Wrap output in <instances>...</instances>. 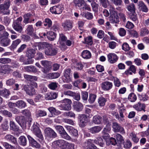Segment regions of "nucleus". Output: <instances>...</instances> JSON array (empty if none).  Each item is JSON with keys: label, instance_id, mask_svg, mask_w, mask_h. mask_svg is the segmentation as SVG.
<instances>
[{"label": "nucleus", "instance_id": "nucleus-14", "mask_svg": "<svg viewBox=\"0 0 149 149\" xmlns=\"http://www.w3.org/2000/svg\"><path fill=\"white\" fill-rule=\"evenodd\" d=\"M73 22L70 20H66L62 24V26L65 31H69L72 28Z\"/></svg>", "mask_w": 149, "mask_h": 149}, {"label": "nucleus", "instance_id": "nucleus-3", "mask_svg": "<svg viewBox=\"0 0 149 149\" xmlns=\"http://www.w3.org/2000/svg\"><path fill=\"white\" fill-rule=\"evenodd\" d=\"M22 19V17H20L17 19L14 20L12 24L13 29L19 33H21L23 29L21 24Z\"/></svg>", "mask_w": 149, "mask_h": 149}, {"label": "nucleus", "instance_id": "nucleus-27", "mask_svg": "<svg viewBox=\"0 0 149 149\" xmlns=\"http://www.w3.org/2000/svg\"><path fill=\"white\" fill-rule=\"evenodd\" d=\"M118 107L119 110L120 116L121 117H124V116L123 114V113L125 111V107L122 103H120L118 105Z\"/></svg>", "mask_w": 149, "mask_h": 149}, {"label": "nucleus", "instance_id": "nucleus-58", "mask_svg": "<svg viewBox=\"0 0 149 149\" xmlns=\"http://www.w3.org/2000/svg\"><path fill=\"white\" fill-rule=\"evenodd\" d=\"M79 118L81 122H85L86 123L87 122V117L86 116L85 114L79 115Z\"/></svg>", "mask_w": 149, "mask_h": 149}, {"label": "nucleus", "instance_id": "nucleus-42", "mask_svg": "<svg viewBox=\"0 0 149 149\" xmlns=\"http://www.w3.org/2000/svg\"><path fill=\"white\" fill-rule=\"evenodd\" d=\"M128 99L131 102H134L137 99V97L134 93H132L129 95Z\"/></svg>", "mask_w": 149, "mask_h": 149}, {"label": "nucleus", "instance_id": "nucleus-16", "mask_svg": "<svg viewBox=\"0 0 149 149\" xmlns=\"http://www.w3.org/2000/svg\"><path fill=\"white\" fill-rule=\"evenodd\" d=\"M73 108L77 112L81 111L83 108V105L79 102L75 101L73 102Z\"/></svg>", "mask_w": 149, "mask_h": 149}, {"label": "nucleus", "instance_id": "nucleus-2", "mask_svg": "<svg viewBox=\"0 0 149 149\" xmlns=\"http://www.w3.org/2000/svg\"><path fill=\"white\" fill-rule=\"evenodd\" d=\"M10 0L5 1L3 3L0 4L1 12L4 15H9L10 10L9 9L10 6Z\"/></svg>", "mask_w": 149, "mask_h": 149}, {"label": "nucleus", "instance_id": "nucleus-63", "mask_svg": "<svg viewBox=\"0 0 149 149\" xmlns=\"http://www.w3.org/2000/svg\"><path fill=\"white\" fill-rule=\"evenodd\" d=\"M44 97L43 95L41 94H38L37 95L35 98L34 100L36 102H40L43 100Z\"/></svg>", "mask_w": 149, "mask_h": 149}, {"label": "nucleus", "instance_id": "nucleus-60", "mask_svg": "<svg viewBox=\"0 0 149 149\" xmlns=\"http://www.w3.org/2000/svg\"><path fill=\"white\" fill-rule=\"evenodd\" d=\"M11 59L9 58H0V63L3 64L9 63L11 62Z\"/></svg>", "mask_w": 149, "mask_h": 149}, {"label": "nucleus", "instance_id": "nucleus-32", "mask_svg": "<svg viewBox=\"0 0 149 149\" xmlns=\"http://www.w3.org/2000/svg\"><path fill=\"white\" fill-rule=\"evenodd\" d=\"M31 14L29 13H27L24 16L23 22L25 24L31 22Z\"/></svg>", "mask_w": 149, "mask_h": 149}, {"label": "nucleus", "instance_id": "nucleus-39", "mask_svg": "<svg viewBox=\"0 0 149 149\" xmlns=\"http://www.w3.org/2000/svg\"><path fill=\"white\" fill-rule=\"evenodd\" d=\"M44 26L46 28H49L51 26L52 22L51 19L49 18H46L43 22Z\"/></svg>", "mask_w": 149, "mask_h": 149}, {"label": "nucleus", "instance_id": "nucleus-25", "mask_svg": "<svg viewBox=\"0 0 149 149\" xmlns=\"http://www.w3.org/2000/svg\"><path fill=\"white\" fill-rule=\"evenodd\" d=\"M65 127L70 134L73 136H76L78 135V134L77 130L74 129L72 127L69 126H65Z\"/></svg>", "mask_w": 149, "mask_h": 149}, {"label": "nucleus", "instance_id": "nucleus-62", "mask_svg": "<svg viewBox=\"0 0 149 149\" xmlns=\"http://www.w3.org/2000/svg\"><path fill=\"white\" fill-rule=\"evenodd\" d=\"M10 125L11 130L14 131H18L19 128L15 125L13 121H11L10 122Z\"/></svg>", "mask_w": 149, "mask_h": 149}, {"label": "nucleus", "instance_id": "nucleus-37", "mask_svg": "<svg viewBox=\"0 0 149 149\" xmlns=\"http://www.w3.org/2000/svg\"><path fill=\"white\" fill-rule=\"evenodd\" d=\"M49 43L45 42H42L38 43L37 46L39 50L47 49Z\"/></svg>", "mask_w": 149, "mask_h": 149}, {"label": "nucleus", "instance_id": "nucleus-45", "mask_svg": "<svg viewBox=\"0 0 149 149\" xmlns=\"http://www.w3.org/2000/svg\"><path fill=\"white\" fill-rule=\"evenodd\" d=\"M74 144L66 142L62 149H74Z\"/></svg>", "mask_w": 149, "mask_h": 149}, {"label": "nucleus", "instance_id": "nucleus-59", "mask_svg": "<svg viewBox=\"0 0 149 149\" xmlns=\"http://www.w3.org/2000/svg\"><path fill=\"white\" fill-rule=\"evenodd\" d=\"M85 43L89 45H92L93 43L92 37L91 36H89L85 38Z\"/></svg>", "mask_w": 149, "mask_h": 149}, {"label": "nucleus", "instance_id": "nucleus-5", "mask_svg": "<svg viewBox=\"0 0 149 149\" xmlns=\"http://www.w3.org/2000/svg\"><path fill=\"white\" fill-rule=\"evenodd\" d=\"M31 130L34 134L38 138V140L41 142L43 140V137L39 128L36 125H34L32 127Z\"/></svg>", "mask_w": 149, "mask_h": 149}, {"label": "nucleus", "instance_id": "nucleus-35", "mask_svg": "<svg viewBox=\"0 0 149 149\" xmlns=\"http://www.w3.org/2000/svg\"><path fill=\"white\" fill-rule=\"evenodd\" d=\"M93 141L95 144H97L101 147H103L104 144L102 139L100 137H97L96 139L93 140Z\"/></svg>", "mask_w": 149, "mask_h": 149}, {"label": "nucleus", "instance_id": "nucleus-48", "mask_svg": "<svg viewBox=\"0 0 149 149\" xmlns=\"http://www.w3.org/2000/svg\"><path fill=\"white\" fill-rule=\"evenodd\" d=\"M130 136L131 137L132 140L135 143H137L139 141V138L137 137L135 133L131 132L130 134Z\"/></svg>", "mask_w": 149, "mask_h": 149}, {"label": "nucleus", "instance_id": "nucleus-52", "mask_svg": "<svg viewBox=\"0 0 149 149\" xmlns=\"http://www.w3.org/2000/svg\"><path fill=\"white\" fill-rule=\"evenodd\" d=\"M47 76L49 79H52L58 78L60 76V74L58 72L51 73L48 74Z\"/></svg>", "mask_w": 149, "mask_h": 149}, {"label": "nucleus", "instance_id": "nucleus-18", "mask_svg": "<svg viewBox=\"0 0 149 149\" xmlns=\"http://www.w3.org/2000/svg\"><path fill=\"white\" fill-rule=\"evenodd\" d=\"M107 58L108 61L111 63H116L118 59L116 55L113 53H109L107 55Z\"/></svg>", "mask_w": 149, "mask_h": 149}, {"label": "nucleus", "instance_id": "nucleus-17", "mask_svg": "<svg viewBox=\"0 0 149 149\" xmlns=\"http://www.w3.org/2000/svg\"><path fill=\"white\" fill-rule=\"evenodd\" d=\"M12 71L11 66L8 65H4L1 67L0 69V72L4 74H8Z\"/></svg>", "mask_w": 149, "mask_h": 149}, {"label": "nucleus", "instance_id": "nucleus-64", "mask_svg": "<svg viewBox=\"0 0 149 149\" xmlns=\"http://www.w3.org/2000/svg\"><path fill=\"white\" fill-rule=\"evenodd\" d=\"M3 146L6 149H15V147L7 142H4L3 143Z\"/></svg>", "mask_w": 149, "mask_h": 149}, {"label": "nucleus", "instance_id": "nucleus-28", "mask_svg": "<svg viewBox=\"0 0 149 149\" xmlns=\"http://www.w3.org/2000/svg\"><path fill=\"white\" fill-rule=\"evenodd\" d=\"M5 138L7 140L11 141L12 143L15 145L18 144L17 139L10 134L7 135L5 136Z\"/></svg>", "mask_w": 149, "mask_h": 149}, {"label": "nucleus", "instance_id": "nucleus-22", "mask_svg": "<svg viewBox=\"0 0 149 149\" xmlns=\"http://www.w3.org/2000/svg\"><path fill=\"white\" fill-rule=\"evenodd\" d=\"M58 96V94L56 93H48L45 95V98L46 100H52L56 99Z\"/></svg>", "mask_w": 149, "mask_h": 149}, {"label": "nucleus", "instance_id": "nucleus-1", "mask_svg": "<svg viewBox=\"0 0 149 149\" xmlns=\"http://www.w3.org/2000/svg\"><path fill=\"white\" fill-rule=\"evenodd\" d=\"M109 11L110 14L109 19L110 22L113 24H116L119 22V19L117 12L114 8L112 6H110Z\"/></svg>", "mask_w": 149, "mask_h": 149}, {"label": "nucleus", "instance_id": "nucleus-20", "mask_svg": "<svg viewBox=\"0 0 149 149\" xmlns=\"http://www.w3.org/2000/svg\"><path fill=\"white\" fill-rule=\"evenodd\" d=\"M19 61L21 62H23L24 64H32L34 61L33 60H30L28 58L26 60L25 56L23 55L20 56L19 58Z\"/></svg>", "mask_w": 149, "mask_h": 149}, {"label": "nucleus", "instance_id": "nucleus-43", "mask_svg": "<svg viewBox=\"0 0 149 149\" xmlns=\"http://www.w3.org/2000/svg\"><path fill=\"white\" fill-rule=\"evenodd\" d=\"M48 110L53 116L61 114L60 111L56 110L55 108L52 107L49 108Z\"/></svg>", "mask_w": 149, "mask_h": 149}, {"label": "nucleus", "instance_id": "nucleus-34", "mask_svg": "<svg viewBox=\"0 0 149 149\" xmlns=\"http://www.w3.org/2000/svg\"><path fill=\"white\" fill-rule=\"evenodd\" d=\"M26 30L28 35L30 36H34V29L32 25H28Z\"/></svg>", "mask_w": 149, "mask_h": 149}, {"label": "nucleus", "instance_id": "nucleus-29", "mask_svg": "<svg viewBox=\"0 0 149 149\" xmlns=\"http://www.w3.org/2000/svg\"><path fill=\"white\" fill-rule=\"evenodd\" d=\"M102 127L100 126H95L89 129V131L92 134H95L100 132Z\"/></svg>", "mask_w": 149, "mask_h": 149}, {"label": "nucleus", "instance_id": "nucleus-9", "mask_svg": "<svg viewBox=\"0 0 149 149\" xmlns=\"http://www.w3.org/2000/svg\"><path fill=\"white\" fill-rule=\"evenodd\" d=\"M112 127L113 131L115 132H119L122 134H124L125 133L123 128L117 123H113Z\"/></svg>", "mask_w": 149, "mask_h": 149}, {"label": "nucleus", "instance_id": "nucleus-30", "mask_svg": "<svg viewBox=\"0 0 149 149\" xmlns=\"http://www.w3.org/2000/svg\"><path fill=\"white\" fill-rule=\"evenodd\" d=\"M102 120V118L100 116L97 115L93 117L92 122L95 124H99L101 123Z\"/></svg>", "mask_w": 149, "mask_h": 149}, {"label": "nucleus", "instance_id": "nucleus-51", "mask_svg": "<svg viewBox=\"0 0 149 149\" xmlns=\"http://www.w3.org/2000/svg\"><path fill=\"white\" fill-rule=\"evenodd\" d=\"M60 107L62 110L65 111H69L71 109V105H70V104H62L60 106Z\"/></svg>", "mask_w": 149, "mask_h": 149}, {"label": "nucleus", "instance_id": "nucleus-12", "mask_svg": "<svg viewBox=\"0 0 149 149\" xmlns=\"http://www.w3.org/2000/svg\"><path fill=\"white\" fill-rule=\"evenodd\" d=\"M22 89L26 92V94L30 96H33L36 94V91L34 88L32 87L30 88L28 85H24Z\"/></svg>", "mask_w": 149, "mask_h": 149}, {"label": "nucleus", "instance_id": "nucleus-46", "mask_svg": "<svg viewBox=\"0 0 149 149\" xmlns=\"http://www.w3.org/2000/svg\"><path fill=\"white\" fill-rule=\"evenodd\" d=\"M107 102V99L102 97H100L98 99V102L99 106L101 107L104 106Z\"/></svg>", "mask_w": 149, "mask_h": 149}, {"label": "nucleus", "instance_id": "nucleus-24", "mask_svg": "<svg viewBox=\"0 0 149 149\" xmlns=\"http://www.w3.org/2000/svg\"><path fill=\"white\" fill-rule=\"evenodd\" d=\"M11 40L8 38H3L1 39L0 41V44L1 46L3 47H7L10 44Z\"/></svg>", "mask_w": 149, "mask_h": 149}, {"label": "nucleus", "instance_id": "nucleus-31", "mask_svg": "<svg viewBox=\"0 0 149 149\" xmlns=\"http://www.w3.org/2000/svg\"><path fill=\"white\" fill-rule=\"evenodd\" d=\"M91 53L87 50H84L82 52L81 56L85 59H88L91 58Z\"/></svg>", "mask_w": 149, "mask_h": 149}, {"label": "nucleus", "instance_id": "nucleus-15", "mask_svg": "<svg viewBox=\"0 0 149 149\" xmlns=\"http://www.w3.org/2000/svg\"><path fill=\"white\" fill-rule=\"evenodd\" d=\"M66 141L62 139H58L54 141L52 145L57 148L62 149Z\"/></svg>", "mask_w": 149, "mask_h": 149}, {"label": "nucleus", "instance_id": "nucleus-6", "mask_svg": "<svg viewBox=\"0 0 149 149\" xmlns=\"http://www.w3.org/2000/svg\"><path fill=\"white\" fill-rule=\"evenodd\" d=\"M46 139H50L56 137L57 136L56 133L51 128L49 127L46 128L44 130Z\"/></svg>", "mask_w": 149, "mask_h": 149}, {"label": "nucleus", "instance_id": "nucleus-57", "mask_svg": "<svg viewBox=\"0 0 149 149\" xmlns=\"http://www.w3.org/2000/svg\"><path fill=\"white\" fill-rule=\"evenodd\" d=\"M96 97V95L93 94H90L88 100L89 102L90 103H93L95 101Z\"/></svg>", "mask_w": 149, "mask_h": 149}, {"label": "nucleus", "instance_id": "nucleus-4", "mask_svg": "<svg viewBox=\"0 0 149 149\" xmlns=\"http://www.w3.org/2000/svg\"><path fill=\"white\" fill-rule=\"evenodd\" d=\"M58 49L54 47L53 45L49 44L45 51V54L47 56H53L56 55L57 53Z\"/></svg>", "mask_w": 149, "mask_h": 149}, {"label": "nucleus", "instance_id": "nucleus-56", "mask_svg": "<svg viewBox=\"0 0 149 149\" xmlns=\"http://www.w3.org/2000/svg\"><path fill=\"white\" fill-rule=\"evenodd\" d=\"M83 16L88 19H92L93 17L92 14L87 12H84Z\"/></svg>", "mask_w": 149, "mask_h": 149}, {"label": "nucleus", "instance_id": "nucleus-33", "mask_svg": "<svg viewBox=\"0 0 149 149\" xmlns=\"http://www.w3.org/2000/svg\"><path fill=\"white\" fill-rule=\"evenodd\" d=\"M15 120L19 125L22 126L25 122V118L22 116H17L15 117Z\"/></svg>", "mask_w": 149, "mask_h": 149}, {"label": "nucleus", "instance_id": "nucleus-40", "mask_svg": "<svg viewBox=\"0 0 149 149\" xmlns=\"http://www.w3.org/2000/svg\"><path fill=\"white\" fill-rule=\"evenodd\" d=\"M10 94V92L8 90L5 89L2 90L0 91V95L6 98H8Z\"/></svg>", "mask_w": 149, "mask_h": 149}, {"label": "nucleus", "instance_id": "nucleus-23", "mask_svg": "<svg viewBox=\"0 0 149 149\" xmlns=\"http://www.w3.org/2000/svg\"><path fill=\"white\" fill-rule=\"evenodd\" d=\"M27 138L30 143L31 144L32 146L38 148H40V145L30 136L28 135Z\"/></svg>", "mask_w": 149, "mask_h": 149}, {"label": "nucleus", "instance_id": "nucleus-10", "mask_svg": "<svg viewBox=\"0 0 149 149\" xmlns=\"http://www.w3.org/2000/svg\"><path fill=\"white\" fill-rule=\"evenodd\" d=\"M63 10V8L62 5L54 6L52 7L50 9V12L52 13L56 14L61 13Z\"/></svg>", "mask_w": 149, "mask_h": 149}, {"label": "nucleus", "instance_id": "nucleus-61", "mask_svg": "<svg viewBox=\"0 0 149 149\" xmlns=\"http://www.w3.org/2000/svg\"><path fill=\"white\" fill-rule=\"evenodd\" d=\"M100 4L105 8H107L109 1L108 0H99Z\"/></svg>", "mask_w": 149, "mask_h": 149}, {"label": "nucleus", "instance_id": "nucleus-7", "mask_svg": "<svg viewBox=\"0 0 149 149\" xmlns=\"http://www.w3.org/2000/svg\"><path fill=\"white\" fill-rule=\"evenodd\" d=\"M67 39L66 37L63 33L60 34L58 44L59 43L60 45L59 46L62 51H64L67 48L65 42Z\"/></svg>", "mask_w": 149, "mask_h": 149}, {"label": "nucleus", "instance_id": "nucleus-36", "mask_svg": "<svg viewBox=\"0 0 149 149\" xmlns=\"http://www.w3.org/2000/svg\"><path fill=\"white\" fill-rule=\"evenodd\" d=\"M15 105L19 109H22L26 106V103L22 100L17 101L15 103Z\"/></svg>", "mask_w": 149, "mask_h": 149}, {"label": "nucleus", "instance_id": "nucleus-38", "mask_svg": "<svg viewBox=\"0 0 149 149\" xmlns=\"http://www.w3.org/2000/svg\"><path fill=\"white\" fill-rule=\"evenodd\" d=\"M48 39L50 41H53L56 38V34L52 31H49L47 35Z\"/></svg>", "mask_w": 149, "mask_h": 149}, {"label": "nucleus", "instance_id": "nucleus-54", "mask_svg": "<svg viewBox=\"0 0 149 149\" xmlns=\"http://www.w3.org/2000/svg\"><path fill=\"white\" fill-rule=\"evenodd\" d=\"M21 40L18 39L14 40L13 42L11 47L12 48L14 49L16 48L18 45L21 42Z\"/></svg>", "mask_w": 149, "mask_h": 149}, {"label": "nucleus", "instance_id": "nucleus-55", "mask_svg": "<svg viewBox=\"0 0 149 149\" xmlns=\"http://www.w3.org/2000/svg\"><path fill=\"white\" fill-rule=\"evenodd\" d=\"M117 143L116 139L114 138L111 137L107 141L106 143L107 145H109L110 144L115 145L117 144Z\"/></svg>", "mask_w": 149, "mask_h": 149}, {"label": "nucleus", "instance_id": "nucleus-53", "mask_svg": "<svg viewBox=\"0 0 149 149\" xmlns=\"http://www.w3.org/2000/svg\"><path fill=\"white\" fill-rule=\"evenodd\" d=\"M20 144L23 146H26L27 143V140L26 137L24 136H21L19 138Z\"/></svg>", "mask_w": 149, "mask_h": 149}, {"label": "nucleus", "instance_id": "nucleus-44", "mask_svg": "<svg viewBox=\"0 0 149 149\" xmlns=\"http://www.w3.org/2000/svg\"><path fill=\"white\" fill-rule=\"evenodd\" d=\"M24 68L25 70L28 72H36L37 71V69L36 67L32 65L25 67Z\"/></svg>", "mask_w": 149, "mask_h": 149}, {"label": "nucleus", "instance_id": "nucleus-50", "mask_svg": "<svg viewBox=\"0 0 149 149\" xmlns=\"http://www.w3.org/2000/svg\"><path fill=\"white\" fill-rule=\"evenodd\" d=\"M129 15L130 18L132 21L136 22L137 21V17L135 12L132 13H130Z\"/></svg>", "mask_w": 149, "mask_h": 149}, {"label": "nucleus", "instance_id": "nucleus-49", "mask_svg": "<svg viewBox=\"0 0 149 149\" xmlns=\"http://www.w3.org/2000/svg\"><path fill=\"white\" fill-rule=\"evenodd\" d=\"M47 114V112L45 111L39 110L36 112V116L37 118L43 117L46 116Z\"/></svg>", "mask_w": 149, "mask_h": 149}, {"label": "nucleus", "instance_id": "nucleus-11", "mask_svg": "<svg viewBox=\"0 0 149 149\" xmlns=\"http://www.w3.org/2000/svg\"><path fill=\"white\" fill-rule=\"evenodd\" d=\"M93 140L88 139L84 142L83 145L84 149H96L97 147L92 143Z\"/></svg>", "mask_w": 149, "mask_h": 149}, {"label": "nucleus", "instance_id": "nucleus-8", "mask_svg": "<svg viewBox=\"0 0 149 149\" xmlns=\"http://www.w3.org/2000/svg\"><path fill=\"white\" fill-rule=\"evenodd\" d=\"M41 64L44 67L42 70L44 73H47L49 72L52 68V63L51 62L47 61H41Z\"/></svg>", "mask_w": 149, "mask_h": 149}, {"label": "nucleus", "instance_id": "nucleus-26", "mask_svg": "<svg viewBox=\"0 0 149 149\" xmlns=\"http://www.w3.org/2000/svg\"><path fill=\"white\" fill-rule=\"evenodd\" d=\"M73 2L76 7L79 8L81 9L84 8L85 3L84 0H74Z\"/></svg>", "mask_w": 149, "mask_h": 149}, {"label": "nucleus", "instance_id": "nucleus-19", "mask_svg": "<svg viewBox=\"0 0 149 149\" xmlns=\"http://www.w3.org/2000/svg\"><path fill=\"white\" fill-rule=\"evenodd\" d=\"M36 53V51L35 49L31 48H28L26 52V56L30 60H32V58H34Z\"/></svg>", "mask_w": 149, "mask_h": 149}, {"label": "nucleus", "instance_id": "nucleus-41", "mask_svg": "<svg viewBox=\"0 0 149 149\" xmlns=\"http://www.w3.org/2000/svg\"><path fill=\"white\" fill-rule=\"evenodd\" d=\"M24 77L26 80L30 81H32L33 80L36 81L38 79L36 76L28 74H24Z\"/></svg>", "mask_w": 149, "mask_h": 149}, {"label": "nucleus", "instance_id": "nucleus-21", "mask_svg": "<svg viewBox=\"0 0 149 149\" xmlns=\"http://www.w3.org/2000/svg\"><path fill=\"white\" fill-rule=\"evenodd\" d=\"M133 107L137 111H141L143 110L145 111L146 106L145 104L139 102L134 105Z\"/></svg>", "mask_w": 149, "mask_h": 149}, {"label": "nucleus", "instance_id": "nucleus-13", "mask_svg": "<svg viewBox=\"0 0 149 149\" xmlns=\"http://www.w3.org/2000/svg\"><path fill=\"white\" fill-rule=\"evenodd\" d=\"M113 84L109 81H106L102 82L101 84L102 89L104 91H108L112 87Z\"/></svg>", "mask_w": 149, "mask_h": 149}, {"label": "nucleus", "instance_id": "nucleus-47", "mask_svg": "<svg viewBox=\"0 0 149 149\" xmlns=\"http://www.w3.org/2000/svg\"><path fill=\"white\" fill-rule=\"evenodd\" d=\"M63 115L65 117L67 118L70 117L75 118V114L72 111L65 112L64 113Z\"/></svg>", "mask_w": 149, "mask_h": 149}]
</instances>
